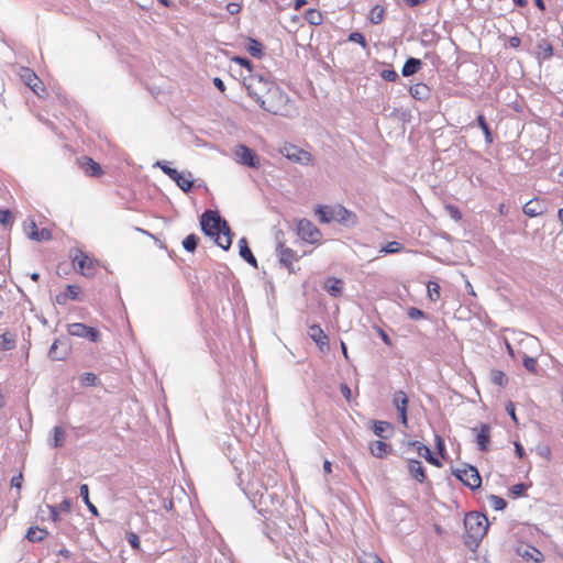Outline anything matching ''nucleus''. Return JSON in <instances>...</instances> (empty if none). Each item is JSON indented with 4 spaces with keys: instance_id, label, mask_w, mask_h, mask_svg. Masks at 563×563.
Masks as SVG:
<instances>
[{
    "instance_id": "obj_63",
    "label": "nucleus",
    "mask_w": 563,
    "mask_h": 563,
    "mask_svg": "<svg viewBox=\"0 0 563 563\" xmlns=\"http://www.w3.org/2000/svg\"><path fill=\"white\" fill-rule=\"evenodd\" d=\"M241 7L238 3H229L227 5V10L230 14H236L240 11Z\"/></svg>"
},
{
    "instance_id": "obj_47",
    "label": "nucleus",
    "mask_w": 563,
    "mask_h": 563,
    "mask_svg": "<svg viewBox=\"0 0 563 563\" xmlns=\"http://www.w3.org/2000/svg\"><path fill=\"white\" fill-rule=\"evenodd\" d=\"M477 121H478V125L479 128L483 130L485 136H486V140L488 142H492V134H490V131H489V128L485 121V118L483 115H478L477 117Z\"/></svg>"
},
{
    "instance_id": "obj_26",
    "label": "nucleus",
    "mask_w": 563,
    "mask_h": 563,
    "mask_svg": "<svg viewBox=\"0 0 563 563\" xmlns=\"http://www.w3.org/2000/svg\"><path fill=\"white\" fill-rule=\"evenodd\" d=\"M81 167L89 176H99L101 174L100 165L89 157L84 158Z\"/></svg>"
},
{
    "instance_id": "obj_41",
    "label": "nucleus",
    "mask_w": 563,
    "mask_h": 563,
    "mask_svg": "<svg viewBox=\"0 0 563 563\" xmlns=\"http://www.w3.org/2000/svg\"><path fill=\"white\" fill-rule=\"evenodd\" d=\"M402 249L399 242L393 241L389 242L386 246H384L380 252L386 254H394L400 252Z\"/></svg>"
},
{
    "instance_id": "obj_24",
    "label": "nucleus",
    "mask_w": 563,
    "mask_h": 563,
    "mask_svg": "<svg viewBox=\"0 0 563 563\" xmlns=\"http://www.w3.org/2000/svg\"><path fill=\"white\" fill-rule=\"evenodd\" d=\"M177 186L184 190V191H189L192 187V174L187 172V173H179L178 176L176 178L173 179Z\"/></svg>"
},
{
    "instance_id": "obj_52",
    "label": "nucleus",
    "mask_w": 563,
    "mask_h": 563,
    "mask_svg": "<svg viewBox=\"0 0 563 563\" xmlns=\"http://www.w3.org/2000/svg\"><path fill=\"white\" fill-rule=\"evenodd\" d=\"M408 317L412 320H419L424 318V312L418 308H409Z\"/></svg>"
},
{
    "instance_id": "obj_4",
    "label": "nucleus",
    "mask_w": 563,
    "mask_h": 563,
    "mask_svg": "<svg viewBox=\"0 0 563 563\" xmlns=\"http://www.w3.org/2000/svg\"><path fill=\"white\" fill-rule=\"evenodd\" d=\"M321 222L329 223L336 221L340 223H347L351 219H354V214L345 209L343 206H319L316 210Z\"/></svg>"
},
{
    "instance_id": "obj_56",
    "label": "nucleus",
    "mask_w": 563,
    "mask_h": 563,
    "mask_svg": "<svg viewBox=\"0 0 563 563\" xmlns=\"http://www.w3.org/2000/svg\"><path fill=\"white\" fill-rule=\"evenodd\" d=\"M41 85H42V82H41L40 78H37V79H36V81H33V82L29 86V88H30V89H31L35 95H37V96H40V97H41V96H42V95H41V91H43V90H44V89L42 88V86H41Z\"/></svg>"
},
{
    "instance_id": "obj_53",
    "label": "nucleus",
    "mask_w": 563,
    "mask_h": 563,
    "mask_svg": "<svg viewBox=\"0 0 563 563\" xmlns=\"http://www.w3.org/2000/svg\"><path fill=\"white\" fill-rule=\"evenodd\" d=\"M380 76L383 79H385L387 81H395L398 78L397 73L393 69H384L380 73Z\"/></svg>"
},
{
    "instance_id": "obj_43",
    "label": "nucleus",
    "mask_w": 563,
    "mask_h": 563,
    "mask_svg": "<svg viewBox=\"0 0 563 563\" xmlns=\"http://www.w3.org/2000/svg\"><path fill=\"white\" fill-rule=\"evenodd\" d=\"M489 504L495 510H503L506 507V501L501 497L495 495L489 497Z\"/></svg>"
},
{
    "instance_id": "obj_2",
    "label": "nucleus",
    "mask_w": 563,
    "mask_h": 563,
    "mask_svg": "<svg viewBox=\"0 0 563 563\" xmlns=\"http://www.w3.org/2000/svg\"><path fill=\"white\" fill-rule=\"evenodd\" d=\"M243 84L249 95L266 111L277 113L265 106V101L261 97V92L268 89L269 81L260 75L247 74L243 76Z\"/></svg>"
},
{
    "instance_id": "obj_51",
    "label": "nucleus",
    "mask_w": 563,
    "mask_h": 563,
    "mask_svg": "<svg viewBox=\"0 0 563 563\" xmlns=\"http://www.w3.org/2000/svg\"><path fill=\"white\" fill-rule=\"evenodd\" d=\"M232 62L241 65L242 67H245L249 74L253 71L252 63L246 58L235 56L232 58Z\"/></svg>"
},
{
    "instance_id": "obj_55",
    "label": "nucleus",
    "mask_w": 563,
    "mask_h": 563,
    "mask_svg": "<svg viewBox=\"0 0 563 563\" xmlns=\"http://www.w3.org/2000/svg\"><path fill=\"white\" fill-rule=\"evenodd\" d=\"M445 208H446V210H448V212H449L450 217H451L453 220H455V221L461 220V217H462V216H461V212L459 211V209H457L456 207L449 205V206H446Z\"/></svg>"
},
{
    "instance_id": "obj_48",
    "label": "nucleus",
    "mask_w": 563,
    "mask_h": 563,
    "mask_svg": "<svg viewBox=\"0 0 563 563\" xmlns=\"http://www.w3.org/2000/svg\"><path fill=\"white\" fill-rule=\"evenodd\" d=\"M536 450L539 456L545 459L547 461L551 460L552 452L549 445H538Z\"/></svg>"
},
{
    "instance_id": "obj_25",
    "label": "nucleus",
    "mask_w": 563,
    "mask_h": 563,
    "mask_svg": "<svg viewBox=\"0 0 563 563\" xmlns=\"http://www.w3.org/2000/svg\"><path fill=\"white\" fill-rule=\"evenodd\" d=\"M390 446L383 441H374L369 444L371 453L376 457H384L389 452Z\"/></svg>"
},
{
    "instance_id": "obj_61",
    "label": "nucleus",
    "mask_w": 563,
    "mask_h": 563,
    "mask_svg": "<svg viewBox=\"0 0 563 563\" xmlns=\"http://www.w3.org/2000/svg\"><path fill=\"white\" fill-rule=\"evenodd\" d=\"M22 481H23V476H22V474H19L18 476L12 477L11 485L13 487L21 488Z\"/></svg>"
},
{
    "instance_id": "obj_40",
    "label": "nucleus",
    "mask_w": 563,
    "mask_h": 563,
    "mask_svg": "<svg viewBox=\"0 0 563 563\" xmlns=\"http://www.w3.org/2000/svg\"><path fill=\"white\" fill-rule=\"evenodd\" d=\"M14 347V340L8 334L0 335V349L3 351L11 350Z\"/></svg>"
},
{
    "instance_id": "obj_37",
    "label": "nucleus",
    "mask_w": 563,
    "mask_h": 563,
    "mask_svg": "<svg viewBox=\"0 0 563 563\" xmlns=\"http://www.w3.org/2000/svg\"><path fill=\"white\" fill-rule=\"evenodd\" d=\"M198 240V236L195 234L187 235L183 241L184 249L188 252H194L197 247Z\"/></svg>"
},
{
    "instance_id": "obj_28",
    "label": "nucleus",
    "mask_w": 563,
    "mask_h": 563,
    "mask_svg": "<svg viewBox=\"0 0 563 563\" xmlns=\"http://www.w3.org/2000/svg\"><path fill=\"white\" fill-rule=\"evenodd\" d=\"M65 437H66V433H65V430L59 427V426H56L54 429H53V438L52 440L49 441V444L53 446V448H59L64 444L65 442Z\"/></svg>"
},
{
    "instance_id": "obj_39",
    "label": "nucleus",
    "mask_w": 563,
    "mask_h": 563,
    "mask_svg": "<svg viewBox=\"0 0 563 563\" xmlns=\"http://www.w3.org/2000/svg\"><path fill=\"white\" fill-rule=\"evenodd\" d=\"M154 166L159 167L170 179L176 178L179 174L177 169L169 167L165 162H156Z\"/></svg>"
},
{
    "instance_id": "obj_3",
    "label": "nucleus",
    "mask_w": 563,
    "mask_h": 563,
    "mask_svg": "<svg viewBox=\"0 0 563 563\" xmlns=\"http://www.w3.org/2000/svg\"><path fill=\"white\" fill-rule=\"evenodd\" d=\"M464 526L470 538L479 541L488 530V519L479 512H470L465 516Z\"/></svg>"
},
{
    "instance_id": "obj_31",
    "label": "nucleus",
    "mask_w": 563,
    "mask_h": 563,
    "mask_svg": "<svg viewBox=\"0 0 563 563\" xmlns=\"http://www.w3.org/2000/svg\"><path fill=\"white\" fill-rule=\"evenodd\" d=\"M305 19L310 23L311 25H320L322 23V14L317 9H309L307 10L305 14Z\"/></svg>"
},
{
    "instance_id": "obj_8",
    "label": "nucleus",
    "mask_w": 563,
    "mask_h": 563,
    "mask_svg": "<svg viewBox=\"0 0 563 563\" xmlns=\"http://www.w3.org/2000/svg\"><path fill=\"white\" fill-rule=\"evenodd\" d=\"M299 236L309 243H316L320 240L321 233L319 229L309 220H300L298 223Z\"/></svg>"
},
{
    "instance_id": "obj_12",
    "label": "nucleus",
    "mask_w": 563,
    "mask_h": 563,
    "mask_svg": "<svg viewBox=\"0 0 563 563\" xmlns=\"http://www.w3.org/2000/svg\"><path fill=\"white\" fill-rule=\"evenodd\" d=\"M74 262L78 264L79 272L85 276H92L95 274L93 260L87 254L78 252L75 256Z\"/></svg>"
},
{
    "instance_id": "obj_35",
    "label": "nucleus",
    "mask_w": 563,
    "mask_h": 563,
    "mask_svg": "<svg viewBox=\"0 0 563 563\" xmlns=\"http://www.w3.org/2000/svg\"><path fill=\"white\" fill-rule=\"evenodd\" d=\"M384 8L375 5L369 12V20L374 24H378L384 18Z\"/></svg>"
},
{
    "instance_id": "obj_15",
    "label": "nucleus",
    "mask_w": 563,
    "mask_h": 563,
    "mask_svg": "<svg viewBox=\"0 0 563 563\" xmlns=\"http://www.w3.org/2000/svg\"><path fill=\"white\" fill-rule=\"evenodd\" d=\"M309 336L312 341L316 342V344L321 351H324V349L328 347V336L324 333V331L320 328V325L312 324L311 327H309Z\"/></svg>"
},
{
    "instance_id": "obj_23",
    "label": "nucleus",
    "mask_w": 563,
    "mask_h": 563,
    "mask_svg": "<svg viewBox=\"0 0 563 563\" xmlns=\"http://www.w3.org/2000/svg\"><path fill=\"white\" fill-rule=\"evenodd\" d=\"M421 65L422 63L420 59L413 57L408 58L401 69L402 76L409 77L416 74L420 69Z\"/></svg>"
},
{
    "instance_id": "obj_57",
    "label": "nucleus",
    "mask_w": 563,
    "mask_h": 563,
    "mask_svg": "<svg viewBox=\"0 0 563 563\" xmlns=\"http://www.w3.org/2000/svg\"><path fill=\"white\" fill-rule=\"evenodd\" d=\"M48 510H49V516H51V519L53 521H58L59 520V509L56 507V506H47Z\"/></svg>"
},
{
    "instance_id": "obj_16",
    "label": "nucleus",
    "mask_w": 563,
    "mask_h": 563,
    "mask_svg": "<svg viewBox=\"0 0 563 563\" xmlns=\"http://www.w3.org/2000/svg\"><path fill=\"white\" fill-rule=\"evenodd\" d=\"M408 445L413 448L417 451V453L420 456L424 457L430 464L435 465V466L441 465L440 461L433 456L431 450L427 445H424L418 441H410V442H408Z\"/></svg>"
},
{
    "instance_id": "obj_42",
    "label": "nucleus",
    "mask_w": 563,
    "mask_h": 563,
    "mask_svg": "<svg viewBox=\"0 0 563 563\" xmlns=\"http://www.w3.org/2000/svg\"><path fill=\"white\" fill-rule=\"evenodd\" d=\"M79 294H80V288L78 286L68 285L66 288V292H65V295H63V297H64V300L66 298L75 300L78 298Z\"/></svg>"
},
{
    "instance_id": "obj_46",
    "label": "nucleus",
    "mask_w": 563,
    "mask_h": 563,
    "mask_svg": "<svg viewBox=\"0 0 563 563\" xmlns=\"http://www.w3.org/2000/svg\"><path fill=\"white\" fill-rule=\"evenodd\" d=\"M523 366L530 373L537 372V361L533 357L525 355L523 357Z\"/></svg>"
},
{
    "instance_id": "obj_7",
    "label": "nucleus",
    "mask_w": 563,
    "mask_h": 563,
    "mask_svg": "<svg viewBox=\"0 0 563 563\" xmlns=\"http://www.w3.org/2000/svg\"><path fill=\"white\" fill-rule=\"evenodd\" d=\"M454 475L466 486L472 489L478 488L482 484V478L478 471L474 466H466L454 471Z\"/></svg>"
},
{
    "instance_id": "obj_20",
    "label": "nucleus",
    "mask_w": 563,
    "mask_h": 563,
    "mask_svg": "<svg viewBox=\"0 0 563 563\" xmlns=\"http://www.w3.org/2000/svg\"><path fill=\"white\" fill-rule=\"evenodd\" d=\"M344 283L335 277H330L324 283V289L333 297L342 295Z\"/></svg>"
},
{
    "instance_id": "obj_10",
    "label": "nucleus",
    "mask_w": 563,
    "mask_h": 563,
    "mask_svg": "<svg viewBox=\"0 0 563 563\" xmlns=\"http://www.w3.org/2000/svg\"><path fill=\"white\" fill-rule=\"evenodd\" d=\"M69 353V342L66 340L56 339L48 351V356L53 361H63L67 358Z\"/></svg>"
},
{
    "instance_id": "obj_59",
    "label": "nucleus",
    "mask_w": 563,
    "mask_h": 563,
    "mask_svg": "<svg viewBox=\"0 0 563 563\" xmlns=\"http://www.w3.org/2000/svg\"><path fill=\"white\" fill-rule=\"evenodd\" d=\"M506 410H507L508 415L511 417V419L515 422H517V417H516V412H515V405L511 401L507 402Z\"/></svg>"
},
{
    "instance_id": "obj_21",
    "label": "nucleus",
    "mask_w": 563,
    "mask_h": 563,
    "mask_svg": "<svg viewBox=\"0 0 563 563\" xmlns=\"http://www.w3.org/2000/svg\"><path fill=\"white\" fill-rule=\"evenodd\" d=\"M238 244H239L240 256L242 258H244L249 264L256 267L257 266L256 258L254 257L251 250L249 249L246 239L245 238L240 239Z\"/></svg>"
},
{
    "instance_id": "obj_6",
    "label": "nucleus",
    "mask_w": 563,
    "mask_h": 563,
    "mask_svg": "<svg viewBox=\"0 0 563 563\" xmlns=\"http://www.w3.org/2000/svg\"><path fill=\"white\" fill-rule=\"evenodd\" d=\"M233 154H234L235 161L241 165H244V166H247L251 168H258L261 165L260 157L257 156V154L253 150L247 147L246 145H243V144L236 145L233 151Z\"/></svg>"
},
{
    "instance_id": "obj_45",
    "label": "nucleus",
    "mask_w": 563,
    "mask_h": 563,
    "mask_svg": "<svg viewBox=\"0 0 563 563\" xmlns=\"http://www.w3.org/2000/svg\"><path fill=\"white\" fill-rule=\"evenodd\" d=\"M97 376L93 373H85L80 377V383L84 386H93L96 384Z\"/></svg>"
},
{
    "instance_id": "obj_32",
    "label": "nucleus",
    "mask_w": 563,
    "mask_h": 563,
    "mask_svg": "<svg viewBox=\"0 0 563 563\" xmlns=\"http://www.w3.org/2000/svg\"><path fill=\"white\" fill-rule=\"evenodd\" d=\"M262 48H263V46H262V44H261L258 41H256V40H254V38H249V41H247V45H246V49H247V52H249L252 56H254V57H261V55H262Z\"/></svg>"
},
{
    "instance_id": "obj_60",
    "label": "nucleus",
    "mask_w": 563,
    "mask_h": 563,
    "mask_svg": "<svg viewBox=\"0 0 563 563\" xmlns=\"http://www.w3.org/2000/svg\"><path fill=\"white\" fill-rule=\"evenodd\" d=\"M24 230L26 232V234L29 235L32 231H37V228H36V224L33 220H31L30 222H25L24 223Z\"/></svg>"
},
{
    "instance_id": "obj_34",
    "label": "nucleus",
    "mask_w": 563,
    "mask_h": 563,
    "mask_svg": "<svg viewBox=\"0 0 563 563\" xmlns=\"http://www.w3.org/2000/svg\"><path fill=\"white\" fill-rule=\"evenodd\" d=\"M490 380L495 385L505 386L507 384V377L504 372L494 369L490 372Z\"/></svg>"
},
{
    "instance_id": "obj_33",
    "label": "nucleus",
    "mask_w": 563,
    "mask_h": 563,
    "mask_svg": "<svg viewBox=\"0 0 563 563\" xmlns=\"http://www.w3.org/2000/svg\"><path fill=\"white\" fill-rule=\"evenodd\" d=\"M29 238L34 240V241H47L52 238V234H51V231L48 229H41V230H37V231H32L30 234H29Z\"/></svg>"
},
{
    "instance_id": "obj_50",
    "label": "nucleus",
    "mask_w": 563,
    "mask_h": 563,
    "mask_svg": "<svg viewBox=\"0 0 563 563\" xmlns=\"http://www.w3.org/2000/svg\"><path fill=\"white\" fill-rule=\"evenodd\" d=\"M126 540L128 542L130 543V545L135 549V550H139L140 547H141V542H140V538L136 533L134 532H129L126 534Z\"/></svg>"
},
{
    "instance_id": "obj_27",
    "label": "nucleus",
    "mask_w": 563,
    "mask_h": 563,
    "mask_svg": "<svg viewBox=\"0 0 563 563\" xmlns=\"http://www.w3.org/2000/svg\"><path fill=\"white\" fill-rule=\"evenodd\" d=\"M46 536L47 531L38 527H31L26 532V539L31 542L42 541Z\"/></svg>"
},
{
    "instance_id": "obj_44",
    "label": "nucleus",
    "mask_w": 563,
    "mask_h": 563,
    "mask_svg": "<svg viewBox=\"0 0 563 563\" xmlns=\"http://www.w3.org/2000/svg\"><path fill=\"white\" fill-rule=\"evenodd\" d=\"M360 563H384L375 553H364L360 559Z\"/></svg>"
},
{
    "instance_id": "obj_11",
    "label": "nucleus",
    "mask_w": 563,
    "mask_h": 563,
    "mask_svg": "<svg viewBox=\"0 0 563 563\" xmlns=\"http://www.w3.org/2000/svg\"><path fill=\"white\" fill-rule=\"evenodd\" d=\"M393 405L399 412V417L401 420V423L407 427V405H408V397L405 391L398 390L394 394L393 397Z\"/></svg>"
},
{
    "instance_id": "obj_13",
    "label": "nucleus",
    "mask_w": 563,
    "mask_h": 563,
    "mask_svg": "<svg viewBox=\"0 0 563 563\" xmlns=\"http://www.w3.org/2000/svg\"><path fill=\"white\" fill-rule=\"evenodd\" d=\"M277 254L279 257V262L287 267L289 271H292V264L298 261V255L289 247H285L279 244L277 246Z\"/></svg>"
},
{
    "instance_id": "obj_19",
    "label": "nucleus",
    "mask_w": 563,
    "mask_h": 563,
    "mask_svg": "<svg viewBox=\"0 0 563 563\" xmlns=\"http://www.w3.org/2000/svg\"><path fill=\"white\" fill-rule=\"evenodd\" d=\"M518 554L528 560H532L533 562H541L543 560V554L531 545H522L518 549Z\"/></svg>"
},
{
    "instance_id": "obj_54",
    "label": "nucleus",
    "mask_w": 563,
    "mask_h": 563,
    "mask_svg": "<svg viewBox=\"0 0 563 563\" xmlns=\"http://www.w3.org/2000/svg\"><path fill=\"white\" fill-rule=\"evenodd\" d=\"M12 221V214L9 210H0V223L3 225L9 224Z\"/></svg>"
},
{
    "instance_id": "obj_30",
    "label": "nucleus",
    "mask_w": 563,
    "mask_h": 563,
    "mask_svg": "<svg viewBox=\"0 0 563 563\" xmlns=\"http://www.w3.org/2000/svg\"><path fill=\"white\" fill-rule=\"evenodd\" d=\"M21 80L29 87L33 81L38 78L36 74L27 67H21L19 70Z\"/></svg>"
},
{
    "instance_id": "obj_14",
    "label": "nucleus",
    "mask_w": 563,
    "mask_h": 563,
    "mask_svg": "<svg viewBox=\"0 0 563 563\" xmlns=\"http://www.w3.org/2000/svg\"><path fill=\"white\" fill-rule=\"evenodd\" d=\"M522 210L526 216L533 218V217L543 214L547 211V205L544 201H542L538 198H534V199L529 200L523 206Z\"/></svg>"
},
{
    "instance_id": "obj_9",
    "label": "nucleus",
    "mask_w": 563,
    "mask_h": 563,
    "mask_svg": "<svg viewBox=\"0 0 563 563\" xmlns=\"http://www.w3.org/2000/svg\"><path fill=\"white\" fill-rule=\"evenodd\" d=\"M68 333L73 336L87 338L92 342H98L100 334L96 328L84 323H71L68 325Z\"/></svg>"
},
{
    "instance_id": "obj_22",
    "label": "nucleus",
    "mask_w": 563,
    "mask_h": 563,
    "mask_svg": "<svg viewBox=\"0 0 563 563\" xmlns=\"http://www.w3.org/2000/svg\"><path fill=\"white\" fill-rule=\"evenodd\" d=\"M412 98L417 100H427L430 96L429 87L423 82L415 84L409 90Z\"/></svg>"
},
{
    "instance_id": "obj_5",
    "label": "nucleus",
    "mask_w": 563,
    "mask_h": 563,
    "mask_svg": "<svg viewBox=\"0 0 563 563\" xmlns=\"http://www.w3.org/2000/svg\"><path fill=\"white\" fill-rule=\"evenodd\" d=\"M278 152L288 161L302 166H308L313 162V157L310 152L288 142L283 143L279 146Z\"/></svg>"
},
{
    "instance_id": "obj_18",
    "label": "nucleus",
    "mask_w": 563,
    "mask_h": 563,
    "mask_svg": "<svg viewBox=\"0 0 563 563\" xmlns=\"http://www.w3.org/2000/svg\"><path fill=\"white\" fill-rule=\"evenodd\" d=\"M408 472L419 483H423L427 478L424 468L420 461L409 460L408 461Z\"/></svg>"
},
{
    "instance_id": "obj_38",
    "label": "nucleus",
    "mask_w": 563,
    "mask_h": 563,
    "mask_svg": "<svg viewBox=\"0 0 563 563\" xmlns=\"http://www.w3.org/2000/svg\"><path fill=\"white\" fill-rule=\"evenodd\" d=\"M391 428L390 423L386 421H376L374 423V433L377 437L385 438V432Z\"/></svg>"
},
{
    "instance_id": "obj_58",
    "label": "nucleus",
    "mask_w": 563,
    "mask_h": 563,
    "mask_svg": "<svg viewBox=\"0 0 563 563\" xmlns=\"http://www.w3.org/2000/svg\"><path fill=\"white\" fill-rule=\"evenodd\" d=\"M59 511L68 512L71 508V503L68 499H64L58 506Z\"/></svg>"
},
{
    "instance_id": "obj_49",
    "label": "nucleus",
    "mask_w": 563,
    "mask_h": 563,
    "mask_svg": "<svg viewBox=\"0 0 563 563\" xmlns=\"http://www.w3.org/2000/svg\"><path fill=\"white\" fill-rule=\"evenodd\" d=\"M349 41L358 43L361 46L366 47V40H365L364 35L360 32H352L349 35Z\"/></svg>"
},
{
    "instance_id": "obj_62",
    "label": "nucleus",
    "mask_w": 563,
    "mask_h": 563,
    "mask_svg": "<svg viewBox=\"0 0 563 563\" xmlns=\"http://www.w3.org/2000/svg\"><path fill=\"white\" fill-rule=\"evenodd\" d=\"M58 554H59L60 556H63V559H64L66 562L70 561V559H71V556H73V555H71V552H70L69 550H67L66 548H62V549L58 551Z\"/></svg>"
},
{
    "instance_id": "obj_36",
    "label": "nucleus",
    "mask_w": 563,
    "mask_h": 563,
    "mask_svg": "<svg viewBox=\"0 0 563 563\" xmlns=\"http://www.w3.org/2000/svg\"><path fill=\"white\" fill-rule=\"evenodd\" d=\"M427 290L430 300L435 301L440 298V286L438 283L429 282L427 285Z\"/></svg>"
},
{
    "instance_id": "obj_1",
    "label": "nucleus",
    "mask_w": 563,
    "mask_h": 563,
    "mask_svg": "<svg viewBox=\"0 0 563 563\" xmlns=\"http://www.w3.org/2000/svg\"><path fill=\"white\" fill-rule=\"evenodd\" d=\"M200 225L203 233L214 240L217 245L228 250L231 245V232L228 223L220 218L218 212L207 210L202 213Z\"/></svg>"
},
{
    "instance_id": "obj_29",
    "label": "nucleus",
    "mask_w": 563,
    "mask_h": 563,
    "mask_svg": "<svg viewBox=\"0 0 563 563\" xmlns=\"http://www.w3.org/2000/svg\"><path fill=\"white\" fill-rule=\"evenodd\" d=\"M80 497L82 498V500L85 501L86 506L88 507L89 511L93 515V516H99V512H98V509L97 507L90 501L89 499V488H88V485L86 484H82L80 486Z\"/></svg>"
},
{
    "instance_id": "obj_64",
    "label": "nucleus",
    "mask_w": 563,
    "mask_h": 563,
    "mask_svg": "<svg viewBox=\"0 0 563 563\" xmlns=\"http://www.w3.org/2000/svg\"><path fill=\"white\" fill-rule=\"evenodd\" d=\"M525 489L526 486L523 484H517L512 487V493L517 496H520Z\"/></svg>"
},
{
    "instance_id": "obj_17",
    "label": "nucleus",
    "mask_w": 563,
    "mask_h": 563,
    "mask_svg": "<svg viewBox=\"0 0 563 563\" xmlns=\"http://www.w3.org/2000/svg\"><path fill=\"white\" fill-rule=\"evenodd\" d=\"M474 431H476V443L478 449L487 451L490 439V427L488 424H482L479 429L475 428Z\"/></svg>"
}]
</instances>
